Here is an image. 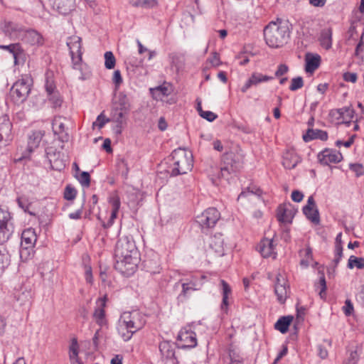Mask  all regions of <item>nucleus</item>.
Segmentation results:
<instances>
[{"mask_svg":"<svg viewBox=\"0 0 364 364\" xmlns=\"http://www.w3.org/2000/svg\"><path fill=\"white\" fill-rule=\"evenodd\" d=\"M114 256L116 269L127 276L134 272L139 262V252L132 235L119 237L116 244Z\"/></svg>","mask_w":364,"mask_h":364,"instance_id":"1","label":"nucleus"},{"mask_svg":"<svg viewBox=\"0 0 364 364\" xmlns=\"http://www.w3.org/2000/svg\"><path fill=\"white\" fill-rule=\"evenodd\" d=\"M289 26V21L280 19L269 23L264 28L266 43L271 48L283 46L290 37Z\"/></svg>","mask_w":364,"mask_h":364,"instance_id":"2","label":"nucleus"},{"mask_svg":"<svg viewBox=\"0 0 364 364\" xmlns=\"http://www.w3.org/2000/svg\"><path fill=\"white\" fill-rule=\"evenodd\" d=\"M145 323V316L139 311H127L121 315L117 330L122 339L128 341Z\"/></svg>","mask_w":364,"mask_h":364,"instance_id":"3","label":"nucleus"},{"mask_svg":"<svg viewBox=\"0 0 364 364\" xmlns=\"http://www.w3.org/2000/svg\"><path fill=\"white\" fill-rule=\"evenodd\" d=\"M171 157L173 161L170 171L171 176L186 174L192 169L193 161L191 152L179 148L172 152Z\"/></svg>","mask_w":364,"mask_h":364,"instance_id":"4","label":"nucleus"},{"mask_svg":"<svg viewBox=\"0 0 364 364\" xmlns=\"http://www.w3.org/2000/svg\"><path fill=\"white\" fill-rule=\"evenodd\" d=\"M36 240L37 236L33 229L28 228L23 231L19 250L20 257L22 261L28 260L33 255V247Z\"/></svg>","mask_w":364,"mask_h":364,"instance_id":"5","label":"nucleus"},{"mask_svg":"<svg viewBox=\"0 0 364 364\" xmlns=\"http://www.w3.org/2000/svg\"><path fill=\"white\" fill-rule=\"evenodd\" d=\"M31 83L28 79L21 78L17 80L10 90V95L16 104L23 102L31 92Z\"/></svg>","mask_w":364,"mask_h":364,"instance_id":"6","label":"nucleus"},{"mask_svg":"<svg viewBox=\"0 0 364 364\" xmlns=\"http://www.w3.org/2000/svg\"><path fill=\"white\" fill-rule=\"evenodd\" d=\"M66 43L70 50L73 67L74 69H79L82 55L81 38L77 36H70Z\"/></svg>","mask_w":364,"mask_h":364,"instance_id":"7","label":"nucleus"},{"mask_svg":"<svg viewBox=\"0 0 364 364\" xmlns=\"http://www.w3.org/2000/svg\"><path fill=\"white\" fill-rule=\"evenodd\" d=\"M12 218L9 211L0 208V243L9 240L14 232Z\"/></svg>","mask_w":364,"mask_h":364,"instance_id":"8","label":"nucleus"},{"mask_svg":"<svg viewBox=\"0 0 364 364\" xmlns=\"http://www.w3.org/2000/svg\"><path fill=\"white\" fill-rule=\"evenodd\" d=\"M44 133L40 130L31 132L28 136V145L26 149L21 154L19 157L14 158V162L18 163L21 161L29 159L31 154L38 147Z\"/></svg>","mask_w":364,"mask_h":364,"instance_id":"9","label":"nucleus"},{"mask_svg":"<svg viewBox=\"0 0 364 364\" xmlns=\"http://www.w3.org/2000/svg\"><path fill=\"white\" fill-rule=\"evenodd\" d=\"M220 218V214L215 208L206 209L197 216L196 222L202 228H213Z\"/></svg>","mask_w":364,"mask_h":364,"instance_id":"10","label":"nucleus"},{"mask_svg":"<svg viewBox=\"0 0 364 364\" xmlns=\"http://www.w3.org/2000/svg\"><path fill=\"white\" fill-rule=\"evenodd\" d=\"M289 292V287L284 275L278 273L274 284V293L277 297V301L280 304H284Z\"/></svg>","mask_w":364,"mask_h":364,"instance_id":"11","label":"nucleus"},{"mask_svg":"<svg viewBox=\"0 0 364 364\" xmlns=\"http://www.w3.org/2000/svg\"><path fill=\"white\" fill-rule=\"evenodd\" d=\"M225 166L220 168L218 177L228 178V176L235 173L240 167L239 161L235 159V155L232 153L226 154L223 156Z\"/></svg>","mask_w":364,"mask_h":364,"instance_id":"12","label":"nucleus"},{"mask_svg":"<svg viewBox=\"0 0 364 364\" xmlns=\"http://www.w3.org/2000/svg\"><path fill=\"white\" fill-rule=\"evenodd\" d=\"M107 299V296L105 295L103 297H100L97 300V307L92 315L95 322L101 328L106 326L107 324L105 311Z\"/></svg>","mask_w":364,"mask_h":364,"instance_id":"13","label":"nucleus"},{"mask_svg":"<svg viewBox=\"0 0 364 364\" xmlns=\"http://www.w3.org/2000/svg\"><path fill=\"white\" fill-rule=\"evenodd\" d=\"M178 341L181 342L183 348H194L197 346L196 333L189 326H186L180 331Z\"/></svg>","mask_w":364,"mask_h":364,"instance_id":"14","label":"nucleus"},{"mask_svg":"<svg viewBox=\"0 0 364 364\" xmlns=\"http://www.w3.org/2000/svg\"><path fill=\"white\" fill-rule=\"evenodd\" d=\"M318 160L321 164L328 166L330 164H336L343 159L342 154L337 150L325 149L318 154Z\"/></svg>","mask_w":364,"mask_h":364,"instance_id":"15","label":"nucleus"},{"mask_svg":"<svg viewBox=\"0 0 364 364\" xmlns=\"http://www.w3.org/2000/svg\"><path fill=\"white\" fill-rule=\"evenodd\" d=\"M67 119L63 117H56L52 123V128L54 134L58 135V138L62 141H67L69 135L65 127V122Z\"/></svg>","mask_w":364,"mask_h":364,"instance_id":"16","label":"nucleus"},{"mask_svg":"<svg viewBox=\"0 0 364 364\" xmlns=\"http://www.w3.org/2000/svg\"><path fill=\"white\" fill-rule=\"evenodd\" d=\"M12 139V124L9 119L6 117L0 118V148L2 144Z\"/></svg>","mask_w":364,"mask_h":364,"instance_id":"17","label":"nucleus"},{"mask_svg":"<svg viewBox=\"0 0 364 364\" xmlns=\"http://www.w3.org/2000/svg\"><path fill=\"white\" fill-rule=\"evenodd\" d=\"M303 212L306 218L314 223H319V213L313 196H309L307 204L303 208Z\"/></svg>","mask_w":364,"mask_h":364,"instance_id":"18","label":"nucleus"},{"mask_svg":"<svg viewBox=\"0 0 364 364\" xmlns=\"http://www.w3.org/2000/svg\"><path fill=\"white\" fill-rule=\"evenodd\" d=\"M0 50H6L12 54L14 64L18 65L21 60L23 62L24 53L20 43H11L9 45H0Z\"/></svg>","mask_w":364,"mask_h":364,"instance_id":"19","label":"nucleus"},{"mask_svg":"<svg viewBox=\"0 0 364 364\" xmlns=\"http://www.w3.org/2000/svg\"><path fill=\"white\" fill-rule=\"evenodd\" d=\"M257 250L263 257H276L275 245L273 240L264 238L257 246Z\"/></svg>","mask_w":364,"mask_h":364,"instance_id":"20","label":"nucleus"},{"mask_svg":"<svg viewBox=\"0 0 364 364\" xmlns=\"http://www.w3.org/2000/svg\"><path fill=\"white\" fill-rule=\"evenodd\" d=\"M273 79V77L263 75L259 73H253L245 84L241 87V91L245 93L252 86L257 85L264 82H267Z\"/></svg>","mask_w":364,"mask_h":364,"instance_id":"21","label":"nucleus"},{"mask_svg":"<svg viewBox=\"0 0 364 364\" xmlns=\"http://www.w3.org/2000/svg\"><path fill=\"white\" fill-rule=\"evenodd\" d=\"M301 161V158L293 150H287L283 155L282 164L285 168L292 169Z\"/></svg>","mask_w":364,"mask_h":364,"instance_id":"22","label":"nucleus"},{"mask_svg":"<svg viewBox=\"0 0 364 364\" xmlns=\"http://www.w3.org/2000/svg\"><path fill=\"white\" fill-rule=\"evenodd\" d=\"M159 348L163 360L175 359V349L173 343L170 341H163L159 343Z\"/></svg>","mask_w":364,"mask_h":364,"instance_id":"23","label":"nucleus"},{"mask_svg":"<svg viewBox=\"0 0 364 364\" xmlns=\"http://www.w3.org/2000/svg\"><path fill=\"white\" fill-rule=\"evenodd\" d=\"M321 56L318 54L308 53L305 55V70L306 73H314L320 65Z\"/></svg>","mask_w":364,"mask_h":364,"instance_id":"24","label":"nucleus"},{"mask_svg":"<svg viewBox=\"0 0 364 364\" xmlns=\"http://www.w3.org/2000/svg\"><path fill=\"white\" fill-rule=\"evenodd\" d=\"M53 6L59 14L65 15L74 9L75 0H54Z\"/></svg>","mask_w":364,"mask_h":364,"instance_id":"25","label":"nucleus"},{"mask_svg":"<svg viewBox=\"0 0 364 364\" xmlns=\"http://www.w3.org/2000/svg\"><path fill=\"white\" fill-rule=\"evenodd\" d=\"M278 220L282 223H291L294 213L293 210L286 205H280L277 210Z\"/></svg>","mask_w":364,"mask_h":364,"instance_id":"26","label":"nucleus"},{"mask_svg":"<svg viewBox=\"0 0 364 364\" xmlns=\"http://www.w3.org/2000/svg\"><path fill=\"white\" fill-rule=\"evenodd\" d=\"M332 34V29L331 28H324L321 31L318 40L323 48L329 50L331 48Z\"/></svg>","mask_w":364,"mask_h":364,"instance_id":"27","label":"nucleus"},{"mask_svg":"<svg viewBox=\"0 0 364 364\" xmlns=\"http://www.w3.org/2000/svg\"><path fill=\"white\" fill-rule=\"evenodd\" d=\"M24 39L32 46H41L43 44L42 35L35 30L28 31L25 34Z\"/></svg>","mask_w":364,"mask_h":364,"instance_id":"28","label":"nucleus"},{"mask_svg":"<svg viewBox=\"0 0 364 364\" xmlns=\"http://www.w3.org/2000/svg\"><path fill=\"white\" fill-rule=\"evenodd\" d=\"M127 112V110L120 108L117 105H113L109 118L110 121L115 123L124 124V117Z\"/></svg>","mask_w":364,"mask_h":364,"instance_id":"29","label":"nucleus"},{"mask_svg":"<svg viewBox=\"0 0 364 364\" xmlns=\"http://www.w3.org/2000/svg\"><path fill=\"white\" fill-rule=\"evenodd\" d=\"M303 139L305 141H309L316 139L325 141L328 139V134L323 130L309 129L306 134L303 136Z\"/></svg>","mask_w":364,"mask_h":364,"instance_id":"30","label":"nucleus"},{"mask_svg":"<svg viewBox=\"0 0 364 364\" xmlns=\"http://www.w3.org/2000/svg\"><path fill=\"white\" fill-rule=\"evenodd\" d=\"M292 321L293 316H282L275 323L274 328L282 333H285L288 331L289 327Z\"/></svg>","mask_w":364,"mask_h":364,"instance_id":"31","label":"nucleus"},{"mask_svg":"<svg viewBox=\"0 0 364 364\" xmlns=\"http://www.w3.org/2000/svg\"><path fill=\"white\" fill-rule=\"evenodd\" d=\"M79 346L76 338H73L69 348V357L72 364H81L78 358Z\"/></svg>","mask_w":364,"mask_h":364,"instance_id":"32","label":"nucleus"},{"mask_svg":"<svg viewBox=\"0 0 364 364\" xmlns=\"http://www.w3.org/2000/svg\"><path fill=\"white\" fill-rule=\"evenodd\" d=\"M262 193V191L256 187H248L246 190L241 192L237 197V200H242L244 198H247L252 200L253 197H259Z\"/></svg>","mask_w":364,"mask_h":364,"instance_id":"33","label":"nucleus"},{"mask_svg":"<svg viewBox=\"0 0 364 364\" xmlns=\"http://www.w3.org/2000/svg\"><path fill=\"white\" fill-rule=\"evenodd\" d=\"M222 286V294H223V301L221 304V309H227L228 306V296L231 294V288L229 284L225 280H220Z\"/></svg>","mask_w":364,"mask_h":364,"instance_id":"34","label":"nucleus"},{"mask_svg":"<svg viewBox=\"0 0 364 364\" xmlns=\"http://www.w3.org/2000/svg\"><path fill=\"white\" fill-rule=\"evenodd\" d=\"M348 267L349 269H353L357 267L359 269L364 268V258L357 257L354 255H351L348 262Z\"/></svg>","mask_w":364,"mask_h":364,"instance_id":"35","label":"nucleus"},{"mask_svg":"<svg viewBox=\"0 0 364 364\" xmlns=\"http://www.w3.org/2000/svg\"><path fill=\"white\" fill-rule=\"evenodd\" d=\"M341 110L343 111L342 124H350L354 117V109L350 107H343L341 108Z\"/></svg>","mask_w":364,"mask_h":364,"instance_id":"36","label":"nucleus"},{"mask_svg":"<svg viewBox=\"0 0 364 364\" xmlns=\"http://www.w3.org/2000/svg\"><path fill=\"white\" fill-rule=\"evenodd\" d=\"M48 96V102L52 105V107L54 108L60 107L63 103V99L58 92H54L52 94H50Z\"/></svg>","mask_w":364,"mask_h":364,"instance_id":"37","label":"nucleus"},{"mask_svg":"<svg viewBox=\"0 0 364 364\" xmlns=\"http://www.w3.org/2000/svg\"><path fill=\"white\" fill-rule=\"evenodd\" d=\"M341 108L332 109L329 112V117L332 122L340 124H342V114Z\"/></svg>","mask_w":364,"mask_h":364,"instance_id":"38","label":"nucleus"},{"mask_svg":"<svg viewBox=\"0 0 364 364\" xmlns=\"http://www.w3.org/2000/svg\"><path fill=\"white\" fill-rule=\"evenodd\" d=\"M319 282L317 284H316V289L318 290L320 289L319 291V295L321 298H323L326 294V282L324 274L323 272H319Z\"/></svg>","mask_w":364,"mask_h":364,"instance_id":"39","label":"nucleus"},{"mask_svg":"<svg viewBox=\"0 0 364 364\" xmlns=\"http://www.w3.org/2000/svg\"><path fill=\"white\" fill-rule=\"evenodd\" d=\"M105 66L107 69H112L115 66L116 59L112 52L107 51L105 53Z\"/></svg>","mask_w":364,"mask_h":364,"instance_id":"40","label":"nucleus"},{"mask_svg":"<svg viewBox=\"0 0 364 364\" xmlns=\"http://www.w3.org/2000/svg\"><path fill=\"white\" fill-rule=\"evenodd\" d=\"M132 4L134 6L152 8L156 5V1L155 0H134Z\"/></svg>","mask_w":364,"mask_h":364,"instance_id":"41","label":"nucleus"},{"mask_svg":"<svg viewBox=\"0 0 364 364\" xmlns=\"http://www.w3.org/2000/svg\"><path fill=\"white\" fill-rule=\"evenodd\" d=\"M9 256L4 247H0V269L4 268L9 264Z\"/></svg>","mask_w":364,"mask_h":364,"instance_id":"42","label":"nucleus"},{"mask_svg":"<svg viewBox=\"0 0 364 364\" xmlns=\"http://www.w3.org/2000/svg\"><path fill=\"white\" fill-rule=\"evenodd\" d=\"M114 105H117L120 108L128 111L129 104L127 96L123 93H119L118 100L114 102Z\"/></svg>","mask_w":364,"mask_h":364,"instance_id":"43","label":"nucleus"},{"mask_svg":"<svg viewBox=\"0 0 364 364\" xmlns=\"http://www.w3.org/2000/svg\"><path fill=\"white\" fill-rule=\"evenodd\" d=\"M304 86V80L301 77H296L291 79L289 90L296 91Z\"/></svg>","mask_w":364,"mask_h":364,"instance_id":"44","label":"nucleus"},{"mask_svg":"<svg viewBox=\"0 0 364 364\" xmlns=\"http://www.w3.org/2000/svg\"><path fill=\"white\" fill-rule=\"evenodd\" d=\"M110 122L109 118H107L104 114V112H102L97 117V120L93 122V127H97L99 129L102 128L107 122Z\"/></svg>","mask_w":364,"mask_h":364,"instance_id":"45","label":"nucleus"},{"mask_svg":"<svg viewBox=\"0 0 364 364\" xmlns=\"http://www.w3.org/2000/svg\"><path fill=\"white\" fill-rule=\"evenodd\" d=\"M195 284L193 283H183L182 284V291L179 295V298L181 296L186 297L191 291H195Z\"/></svg>","mask_w":364,"mask_h":364,"instance_id":"46","label":"nucleus"},{"mask_svg":"<svg viewBox=\"0 0 364 364\" xmlns=\"http://www.w3.org/2000/svg\"><path fill=\"white\" fill-rule=\"evenodd\" d=\"M78 181L83 187H89L90 185V176L89 173L82 171L78 176Z\"/></svg>","mask_w":364,"mask_h":364,"instance_id":"47","label":"nucleus"},{"mask_svg":"<svg viewBox=\"0 0 364 364\" xmlns=\"http://www.w3.org/2000/svg\"><path fill=\"white\" fill-rule=\"evenodd\" d=\"M17 203H18V206L22 208L24 212H28L31 215H32L33 213L29 212L28 211V208H29V206H30V203L28 202V198L26 197V196H20L17 198Z\"/></svg>","mask_w":364,"mask_h":364,"instance_id":"48","label":"nucleus"},{"mask_svg":"<svg viewBox=\"0 0 364 364\" xmlns=\"http://www.w3.org/2000/svg\"><path fill=\"white\" fill-rule=\"evenodd\" d=\"M77 191L75 188L71 187L70 186H67L65 192H64V198L68 200H72L76 197Z\"/></svg>","mask_w":364,"mask_h":364,"instance_id":"49","label":"nucleus"},{"mask_svg":"<svg viewBox=\"0 0 364 364\" xmlns=\"http://www.w3.org/2000/svg\"><path fill=\"white\" fill-rule=\"evenodd\" d=\"M109 203H110V205L112 206V210L119 212L121 203H120L119 197L117 195L112 196L109 199Z\"/></svg>","mask_w":364,"mask_h":364,"instance_id":"50","label":"nucleus"},{"mask_svg":"<svg viewBox=\"0 0 364 364\" xmlns=\"http://www.w3.org/2000/svg\"><path fill=\"white\" fill-rule=\"evenodd\" d=\"M343 257V247L341 243H338L335 245V257L333 262L335 266H337L339 263L341 257Z\"/></svg>","mask_w":364,"mask_h":364,"instance_id":"51","label":"nucleus"},{"mask_svg":"<svg viewBox=\"0 0 364 364\" xmlns=\"http://www.w3.org/2000/svg\"><path fill=\"white\" fill-rule=\"evenodd\" d=\"M45 89L47 92V95L52 94L54 92H57L55 85L52 80L47 79L45 85Z\"/></svg>","mask_w":364,"mask_h":364,"instance_id":"52","label":"nucleus"},{"mask_svg":"<svg viewBox=\"0 0 364 364\" xmlns=\"http://www.w3.org/2000/svg\"><path fill=\"white\" fill-rule=\"evenodd\" d=\"M299 253L301 257L309 259L310 262L313 259L312 250L310 247H307L304 250H300Z\"/></svg>","mask_w":364,"mask_h":364,"instance_id":"53","label":"nucleus"},{"mask_svg":"<svg viewBox=\"0 0 364 364\" xmlns=\"http://www.w3.org/2000/svg\"><path fill=\"white\" fill-rule=\"evenodd\" d=\"M112 81L115 85L116 89L119 87V86L122 82V77L121 75V73L119 70H117L114 72L113 77H112Z\"/></svg>","mask_w":364,"mask_h":364,"instance_id":"54","label":"nucleus"},{"mask_svg":"<svg viewBox=\"0 0 364 364\" xmlns=\"http://www.w3.org/2000/svg\"><path fill=\"white\" fill-rule=\"evenodd\" d=\"M359 358V355L356 350L351 351L350 355L343 364H356Z\"/></svg>","mask_w":364,"mask_h":364,"instance_id":"55","label":"nucleus"},{"mask_svg":"<svg viewBox=\"0 0 364 364\" xmlns=\"http://www.w3.org/2000/svg\"><path fill=\"white\" fill-rule=\"evenodd\" d=\"M31 299V293L28 291L21 292L17 297V300L21 301V304H25L29 301Z\"/></svg>","mask_w":364,"mask_h":364,"instance_id":"56","label":"nucleus"},{"mask_svg":"<svg viewBox=\"0 0 364 364\" xmlns=\"http://www.w3.org/2000/svg\"><path fill=\"white\" fill-rule=\"evenodd\" d=\"M200 116L208 122H213L218 117V115L211 111L202 112Z\"/></svg>","mask_w":364,"mask_h":364,"instance_id":"57","label":"nucleus"},{"mask_svg":"<svg viewBox=\"0 0 364 364\" xmlns=\"http://www.w3.org/2000/svg\"><path fill=\"white\" fill-rule=\"evenodd\" d=\"M358 75L355 73H345L343 74V80L346 82H350L355 83L357 81Z\"/></svg>","mask_w":364,"mask_h":364,"instance_id":"58","label":"nucleus"},{"mask_svg":"<svg viewBox=\"0 0 364 364\" xmlns=\"http://www.w3.org/2000/svg\"><path fill=\"white\" fill-rule=\"evenodd\" d=\"M291 198L293 201L299 203L303 200L304 194L298 190H294L291 193Z\"/></svg>","mask_w":364,"mask_h":364,"instance_id":"59","label":"nucleus"},{"mask_svg":"<svg viewBox=\"0 0 364 364\" xmlns=\"http://www.w3.org/2000/svg\"><path fill=\"white\" fill-rule=\"evenodd\" d=\"M343 311L346 316H350L353 311V306L351 301L347 299L345 302V306L343 307Z\"/></svg>","mask_w":364,"mask_h":364,"instance_id":"60","label":"nucleus"},{"mask_svg":"<svg viewBox=\"0 0 364 364\" xmlns=\"http://www.w3.org/2000/svg\"><path fill=\"white\" fill-rule=\"evenodd\" d=\"M289 70L288 67L284 64H281L278 66L277 70L275 72V76L280 77L286 74Z\"/></svg>","mask_w":364,"mask_h":364,"instance_id":"61","label":"nucleus"},{"mask_svg":"<svg viewBox=\"0 0 364 364\" xmlns=\"http://www.w3.org/2000/svg\"><path fill=\"white\" fill-rule=\"evenodd\" d=\"M210 63L214 66H218L220 64L219 55L217 53H214L213 55L208 59Z\"/></svg>","mask_w":364,"mask_h":364,"instance_id":"62","label":"nucleus"},{"mask_svg":"<svg viewBox=\"0 0 364 364\" xmlns=\"http://www.w3.org/2000/svg\"><path fill=\"white\" fill-rule=\"evenodd\" d=\"M362 53H364V42L361 39L355 48V55L359 57L360 54Z\"/></svg>","mask_w":364,"mask_h":364,"instance_id":"63","label":"nucleus"},{"mask_svg":"<svg viewBox=\"0 0 364 364\" xmlns=\"http://www.w3.org/2000/svg\"><path fill=\"white\" fill-rule=\"evenodd\" d=\"M230 364H242L241 358L236 355L235 353H230Z\"/></svg>","mask_w":364,"mask_h":364,"instance_id":"64","label":"nucleus"}]
</instances>
